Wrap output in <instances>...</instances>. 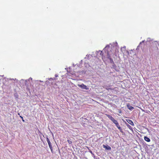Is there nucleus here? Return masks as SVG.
I'll return each instance as SVG.
<instances>
[{
    "mask_svg": "<svg viewBox=\"0 0 159 159\" xmlns=\"http://www.w3.org/2000/svg\"><path fill=\"white\" fill-rule=\"evenodd\" d=\"M126 125L131 130H133V129L131 127L130 125L129 124H128V123H127L126 122H125V123Z\"/></svg>",
    "mask_w": 159,
    "mask_h": 159,
    "instance_id": "1a4fd4ad",
    "label": "nucleus"
},
{
    "mask_svg": "<svg viewBox=\"0 0 159 159\" xmlns=\"http://www.w3.org/2000/svg\"><path fill=\"white\" fill-rule=\"evenodd\" d=\"M126 121L128 123L130 124L131 125L134 126V124L133 122L131 120L129 119H127L126 120Z\"/></svg>",
    "mask_w": 159,
    "mask_h": 159,
    "instance_id": "423d86ee",
    "label": "nucleus"
},
{
    "mask_svg": "<svg viewBox=\"0 0 159 159\" xmlns=\"http://www.w3.org/2000/svg\"><path fill=\"white\" fill-rule=\"evenodd\" d=\"M18 115H20V113H18Z\"/></svg>",
    "mask_w": 159,
    "mask_h": 159,
    "instance_id": "cd10ccee",
    "label": "nucleus"
},
{
    "mask_svg": "<svg viewBox=\"0 0 159 159\" xmlns=\"http://www.w3.org/2000/svg\"><path fill=\"white\" fill-rule=\"evenodd\" d=\"M48 144L49 146V148H50V149L51 150L52 152V145L51 144V143L49 144Z\"/></svg>",
    "mask_w": 159,
    "mask_h": 159,
    "instance_id": "f8f14e48",
    "label": "nucleus"
},
{
    "mask_svg": "<svg viewBox=\"0 0 159 159\" xmlns=\"http://www.w3.org/2000/svg\"><path fill=\"white\" fill-rule=\"evenodd\" d=\"M107 117L110 119L113 122L115 121V120L114 119L113 117L111 116L110 115H107Z\"/></svg>",
    "mask_w": 159,
    "mask_h": 159,
    "instance_id": "0eeeda50",
    "label": "nucleus"
},
{
    "mask_svg": "<svg viewBox=\"0 0 159 159\" xmlns=\"http://www.w3.org/2000/svg\"><path fill=\"white\" fill-rule=\"evenodd\" d=\"M127 107L128 109L131 111H132L134 109V107L131 106L129 103L127 104Z\"/></svg>",
    "mask_w": 159,
    "mask_h": 159,
    "instance_id": "39448f33",
    "label": "nucleus"
},
{
    "mask_svg": "<svg viewBox=\"0 0 159 159\" xmlns=\"http://www.w3.org/2000/svg\"><path fill=\"white\" fill-rule=\"evenodd\" d=\"M10 80H14V79H10Z\"/></svg>",
    "mask_w": 159,
    "mask_h": 159,
    "instance_id": "a878e982",
    "label": "nucleus"
},
{
    "mask_svg": "<svg viewBox=\"0 0 159 159\" xmlns=\"http://www.w3.org/2000/svg\"><path fill=\"white\" fill-rule=\"evenodd\" d=\"M22 121L23 122H25V121L24 120H23V119H22Z\"/></svg>",
    "mask_w": 159,
    "mask_h": 159,
    "instance_id": "5701e85b",
    "label": "nucleus"
},
{
    "mask_svg": "<svg viewBox=\"0 0 159 159\" xmlns=\"http://www.w3.org/2000/svg\"><path fill=\"white\" fill-rule=\"evenodd\" d=\"M124 48H125V47H124Z\"/></svg>",
    "mask_w": 159,
    "mask_h": 159,
    "instance_id": "c85d7f7f",
    "label": "nucleus"
},
{
    "mask_svg": "<svg viewBox=\"0 0 159 159\" xmlns=\"http://www.w3.org/2000/svg\"><path fill=\"white\" fill-rule=\"evenodd\" d=\"M78 85L79 87L81 88L82 89L86 90H88L89 89V88H88L86 85H84L83 84H78Z\"/></svg>",
    "mask_w": 159,
    "mask_h": 159,
    "instance_id": "7ed1b4c3",
    "label": "nucleus"
},
{
    "mask_svg": "<svg viewBox=\"0 0 159 159\" xmlns=\"http://www.w3.org/2000/svg\"><path fill=\"white\" fill-rule=\"evenodd\" d=\"M98 52H100V54L101 55H102L103 54V52L102 51H99V52H98V51H96V53H97V52L98 53Z\"/></svg>",
    "mask_w": 159,
    "mask_h": 159,
    "instance_id": "4468645a",
    "label": "nucleus"
},
{
    "mask_svg": "<svg viewBox=\"0 0 159 159\" xmlns=\"http://www.w3.org/2000/svg\"><path fill=\"white\" fill-rule=\"evenodd\" d=\"M82 73H85V72H84V71H82Z\"/></svg>",
    "mask_w": 159,
    "mask_h": 159,
    "instance_id": "b1692460",
    "label": "nucleus"
},
{
    "mask_svg": "<svg viewBox=\"0 0 159 159\" xmlns=\"http://www.w3.org/2000/svg\"><path fill=\"white\" fill-rule=\"evenodd\" d=\"M103 147L104 148H105L106 150H110L111 149V147L108 145H103Z\"/></svg>",
    "mask_w": 159,
    "mask_h": 159,
    "instance_id": "20e7f679",
    "label": "nucleus"
},
{
    "mask_svg": "<svg viewBox=\"0 0 159 159\" xmlns=\"http://www.w3.org/2000/svg\"><path fill=\"white\" fill-rule=\"evenodd\" d=\"M20 116L22 119H23V117L22 116Z\"/></svg>",
    "mask_w": 159,
    "mask_h": 159,
    "instance_id": "412c9836",
    "label": "nucleus"
},
{
    "mask_svg": "<svg viewBox=\"0 0 159 159\" xmlns=\"http://www.w3.org/2000/svg\"><path fill=\"white\" fill-rule=\"evenodd\" d=\"M90 152L91 153H92V151H90Z\"/></svg>",
    "mask_w": 159,
    "mask_h": 159,
    "instance_id": "bb28decb",
    "label": "nucleus"
},
{
    "mask_svg": "<svg viewBox=\"0 0 159 159\" xmlns=\"http://www.w3.org/2000/svg\"><path fill=\"white\" fill-rule=\"evenodd\" d=\"M14 96L15 98V99H16L17 100L18 98L19 97V95H18V93H16L14 94Z\"/></svg>",
    "mask_w": 159,
    "mask_h": 159,
    "instance_id": "9d476101",
    "label": "nucleus"
},
{
    "mask_svg": "<svg viewBox=\"0 0 159 159\" xmlns=\"http://www.w3.org/2000/svg\"><path fill=\"white\" fill-rule=\"evenodd\" d=\"M55 77H58V75L57 74H56L55 75Z\"/></svg>",
    "mask_w": 159,
    "mask_h": 159,
    "instance_id": "6ab92c4d",
    "label": "nucleus"
},
{
    "mask_svg": "<svg viewBox=\"0 0 159 159\" xmlns=\"http://www.w3.org/2000/svg\"><path fill=\"white\" fill-rule=\"evenodd\" d=\"M27 80H25V85H26V84H26V83H27Z\"/></svg>",
    "mask_w": 159,
    "mask_h": 159,
    "instance_id": "aec40b11",
    "label": "nucleus"
},
{
    "mask_svg": "<svg viewBox=\"0 0 159 159\" xmlns=\"http://www.w3.org/2000/svg\"><path fill=\"white\" fill-rule=\"evenodd\" d=\"M67 142H68V143L69 144H71L72 143V142L70 140H67Z\"/></svg>",
    "mask_w": 159,
    "mask_h": 159,
    "instance_id": "2eb2a0df",
    "label": "nucleus"
},
{
    "mask_svg": "<svg viewBox=\"0 0 159 159\" xmlns=\"http://www.w3.org/2000/svg\"><path fill=\"white\" fill-rule=\"evenodd\" d=\"M46 140L47 141V142L48 144L51 143V142H50L49 139H48V138L47 135V136H46Z\"/></svg>",
    "mask_w": 159,
    "mask_h": 159,
    "instance_id": "9b49d317",
    "label": "nucleus"
},
{
    "mask_svg": "<svg viewBox=\"0 0 159 159\" xmlns=\"http://www.w3.org/2000/svg\"><path fill=\"white\" fill-rule=\"evenodd\" d=\"M113 68L114 69H115V68H116V65L114 64H113Z\"/></svg>",
    "mask_w": 159,
    "mask_h": 159,
    "instance_id": "f3484780",
    "label": "nucleus"
},
{
    "mask_svg": "<svg viewBox=\"0 0 159 159\" xmlns=\"http://www.w3.org/2000/svg\"><path fill=\"white\" fill-rule=\"evenodd\" d=\"M144 139L145 141L148 142H149L150 141V139L147 136L144 137Z\"/></svg>",
    "mask_w": 159,
    "mask_h": 159,
    "instance_id": "6e6552de",
    "label": "nucleus"
},
{
    "mask_svg": "<svg viewBox=\"0 0 159 159\" xmlns=\"http://www.w3.org/2000/svg\"><path fill=\"white\" fill-rule=\"evenodd\" d=\"M32 80V78H29V80Z\"/></svg>",
    "mask_w": 159,
    "mask_h": 159,
    "instance_id": "4be33fe9",
    "label": "nucleus"
},
{
    "mask_svg": "<svg viewBox=\"0 0 159 159\" xmlns=\"http://www.w3.org/2000/svg\"><path fill=\"white\" fill-rule=\"evenodd\" d=\"M109 60H110V62L111 63L114 64V62L113 59L112 58L110 59Z\"/></svg>",
    "mask_w": 159,
    "mask_h": 159,
    "instance_id": "ddd939ff",
    "label": "nucleus"
},
{
    "mask_svg": "<svg viewBox=\"0 0 159 159\" xmlns=\"http://www.w3.org/2000/svg\"><path fill=\"white\" fill-rule=\"evenodd\" d=\"M116 125V126L117 127V128L118 129L120 130V131L122 132V129L120 126L119 125V124L118 123L117 121L116 120H115L113 122Z\"/></svg>",
    "mask_w": 159,
    "mask_h": 159,
    "instance_id": "f03ea898",
    "label": "nucleus"
},
{
    "mask_svg": "<svg viewBox=\"0 0 159 159\" xmlns=\"http://www.w3.org/2000/svg\"><path fill=\"white\" fill-rule=\"evenodd\" d=\"M144 42V41H143L142 42H140V43H139V45L138 46L137 48H138L140 46V44L143 43Z\"/></svg>",
    "mask_w": 159,
    "mask_h": 159,
    "instance_id": "dca6fc26",
    "label": "nucleus"
},
{
    "mask_svg": "<svg viewBox=\"0 0 159 159\" xmlns=\"http://www.w3.org/2000/svg\"><path fill=\"white\" fill-rule=\"evenodd\" d=\"M55 79V78H54V79H53V78H50V79H49V80H53V79Z\"/></svg>",
    "mask_w": 159,
    "mask_h": 159,
    "instance_id": "a211bd4d",
    "label": "nucleus"
},
{
    "mask_svg": "<svg viewBox=\"0 0 159 159\" xmlns=\"http://www.w3.org/2000/svg\"><path fill=\"white\" fill-rule=\"evenodd\" d=\"M110 48L109 45H107V46L103 50L105 51V52L106 53L107 55V58L109 59V60L111 59V57L110 54V52L108 51V48Z\"/></svg>",
    "mask_w": 159,
    "mask_h": 159,
    "instance_id": "f257e3e1",
    "label": "nucleus"
},
{
    "mask_svg": "<svg viewBox=\"0 0 159 159\" xmlns=\"http://www.w3.org/2000/svg\"><path fill=\"white\" fill-rule=\"evenodd\" d=\"M115 44H116V45L117 44V43L116 42V43Z\"/></svg>",
    "mask_w": 159,
    "mask_h": 159,
    "instance_id": "393cba45",
    "label": "nucleus"
}]
</instances>
